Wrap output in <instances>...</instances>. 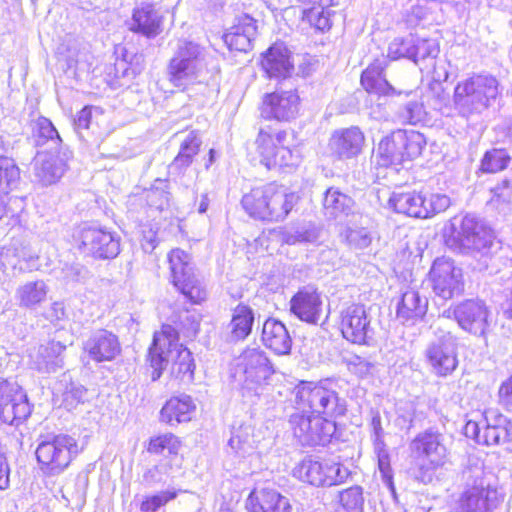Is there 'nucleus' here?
I'll use <instances>...</instances> for the list:
<instances>
[{
	"instance_id": "obj_46",
	"label": "nucleus",
	"mask_w": 512,
	"mask_h": 512,
	"mask_svg": "<svg viewBox=\"0 0 512 512\" xmlns=\"http://www.w3.org/2000/svg\"><path fill=\"white\" fill-rule=\"evenodd\" d=\"M440 52L439 44L434 39L419 38L413 35L412 61L418 64L428 59L434 60Z\"/></svg>"
},
{
	"instance_id": "obj_56",
	"label": "nucleus",
	"mask_w": 512,
	"mask_h": 512,
	"mask_svg": "<svg viewBox=\"0 0 512 512\" xmlns=\"http://www.w3.org/2000/svg\"><path fill=\"white\" fill-rule=\"evenodd\" d=\"M18 394H25V392L16 382L0 379V406L14 402Z\"/></svg>"
},
{
	"instance_id": "obj_28",
	"label": "nucleus",
	"mask_w": 512,
	"mask_h": 512,
	"mask_svg": "<svg viewBox=\"0 0 512 512\" xmlns=\"http://www.w3.org/2000/svg\"><path fill=\"white\" fill-rule=\"evenodd\" d=\"M130 30L147 38H154L162 31V16L153 4H143L134 9Z\"/></svg>"
},
{
	"instance_id": "obj_7",
	"label": "nucleus",
	"mask_w": 512,
	"mask_h": 512,
	"mask_svg": "<svg viewBox=\"0 0 512 512\" xmlns=\"http://www.w3.org/2000/svg\"><path fill=\"white\" fill-rule=\"evenodd\" d=\"M297 409L315 417L333 418L344 415L345 401L337 392L311 382H301L294 389Z\"/></svg>"
},
{
	"instance_id": "obj_15",
	"label": "nucleus",
	"mask_w": 512,
	"mask_h": 512,
	"mask_svg": "<svg viewBox=\"0 0 512 512\" xmlns=\"http://www.w3.org/2000/svg\"><path fill=\"white\" fill-rule=\"evenodd\" d=\"M453 228L454 241L463 251L483 252L492 245L491 229L473 215H465L459 226Z\"/></svg>"
},
{
	"instance_id": "obj_13",
	"label": "nucleus",
	"mask_w": 512,
	"mask_h": 512,
	"mask_svg": "<svg viewBox=\"0 0 512 512\" xmlns=\"http://www.w3.org/2000/svg\"><path fill=\"white\" fill-rule=\"evenodd\" d=\"M429 275L434 293L444 300L458 296L464 291L462 269L450 258L435 259Z\"/></svg>"
},
{
	"instance_id": "obj_54",
	"label": "nucleus",
	"mask_w": 512,
	"mask_h": 512,
	"mask_svg": "<svg viewBox=\"0 0 512 512\" xmlns=\"http://www.w3.org/2000/svg\"><path fill=\"white\" fill-rule=\"evenodd\" d=\"M85 395L86 389L83 386L71 383L62 393V403L67 410H72L83 402Z\"/></svg>"
},
{
	"instance_id": "obj_23",
	"label": "nucleus",
	"mask_w": 512,
	"mask_h": 512,
	"mask_svg": "<svg viewBox=\"0 0 512 512\" xmlns=\"http://www.w3.org/2000/svg\"><path fill=\"white\" fill-rule=\"evenodd\" d=\"M427 310V297L420 295L415 289H408L397 302L396 317L405 325H413L424 318Z\"/></svg>"
},
{
	"instance_id": "obj_2",
	"label": "nucleus",
	"mask_w": 512,
	"mask_h": 512,
	"mask_svg": "<svg viewBox=\"0 0 512 512\" xmlns=\"http://www.w3.org/2000/svg\"><path fill=\"white\" fill-rule=\"evenodd\" d=\"M179 336L171 325H163L161 330L154 333L152 345L149 348L148 360L152 371V380L160 378L162 371L171 365V375L182 381H191L194 373V360L191 352L178 343Z\"/></svg>"
},
{
	"instance_id": "obj_10",
	"label": "nucleus",
	"mask_w": 512,
	"mask_h": 512,
	"mask_svg": "<svg viewBox=\"0 0 512 512\" xmlns=\"http://www.w3.org/2000/svg\"><path fill=\"white\" fill-rule=\"evenodd\" d=\"M168 260L174 286L193 304L205 301L207 290L194 274L190 256L181 249H173Z\"/></svg>"
},
{
	"instance_id": "obj_24",
	"label": "nucleus",
	"mask_w": 512,
	"mask_h": 512,
	"mask_svg": "<svg viewBox=\"0 0 512 512\" xmlns=\"http://www.w3.org/2000/svg\"><path fill=\"white\" fill-rule=\"evenodd\" d=\"M246 508L250 512H292L289 499L274 489L253 490Z\"/></svg>"
},
{
	"instance_id": "obj_53",
	"label": "nucleus",
	"mask_w": 512,
	"mask_h": 512,
	"mask_svg": "<svg viewBox=\"0 0 512 512\" xmlns=\"http://www.w3.org/2000/svg\"><path fill=\"white\" fill-rule=\"evenodd\" d=\"M175 491H161L158 494L148 496L142 501L140 510L142 512H156L160 507L176 498Z\"/></svg>"
},
{
	"instance_id": "obj_51",
	"label": "nucleus",
	"mask_w": 512,
	"mask_h": 512,
	"mask_svg": "<svg viewBox=\"0 0 512 512\" xmlns=\"http://www.w3.org/2000/svg\"><path fill=\"white\" fill-rule=\"evenodd\" d=\"M340 502L348 512H362L364 503L362 488L354 486L342 491Z\"/></svg>"
},
{
	"instance_id": "obj_22",
	"label": "nucleus",
	"mask_w": 512,
	"mask_h": 512,
	"mask_svg": "<svg viewBox=\"0 0 512 512\" xmlns=\"http://www.w3.org/2000/svg\"><path fill=\"white\" fill-rule=\"evenodd\" d=\"M84 351L97 363L112 361L121 352L117 335L106 329L94 331L84 343Z\"/></svg>"
},
{
	"instance_id": "obj_5",
	"label": "nucleus",
	"mask_w": 512,
	"mask_h": 512,
	"mask_svg": "<svg viewBox=\"0 0 512 512\" xmlns=\"http://www.w3.org/2000/svg\"><path fill=\"white\" fill-rule=\"evenodd\" d=\"M274 369L266 353L259 349L244 351L237 360L235 378L243 398L254 403L271 389Z\"/></svg>"
},
{
	"instance_id": "obj_42",
	"label": "nucleus",
	"mask_w": 512,
	"mask_h": 512,
	"mask_svg": "<svg viewBox=\"0 0 512 512\" xmlns=\"http://www.w3.org/2000/svg\"><path fill=\"white\" fill-rule=\"evenodd\" d=\"M397 134L402 140V149L405 160H411L422 154L426 146L425 136L417 131L398 130Z\"/></svg>"
},
{
	"instance_id": "obj_21",
	"label": "nucleus",
	"mask_w": 512,
	"mask_h": 512,
	"mask_svg": "<svg viewBox=\"0 0 512 512\" xmlns=\"http://www.w3.org/2000/svg\"><path fill=\"white\" fill-rule=\"evenodd\" d=\"M321 294L311 285L304 286L290 300V310L300 320L316 324L322 315Z\"/></svg>"
},
{
	"instance_id": "obj_20",
	"label": "nucleus",
	"mask_w": 512,
	"mask_h": 512,
	"mask_svg": "<svg viewBox=\"0 0 512 512\" xmlns=\"http://www.w3.org/2000/svg\"><path fill=\"white\" fill-rule=\"evenodd\" d=\"M483 444L504 445L512 451V420L497 410L489 409L484 412Z\"/></svg>"
},
{
	"instance_id": "obj_14",
	"label": "nucleus",
	"mask_w": 512,
	"mask_h": 512,
	"mask_svg": "<svg viewBox=\"0 0 512 512\" xmlns=\"http://www.w3.org/2000/svg\"><path fill=\"white\" fill-rule=\"evenodd\" d=\"M340 318L341 333L349 342L364 345L373 339L371 317L363 304L354 303L345 307L340 313Z\"/></svg>"
},
{
	"instance_id": "obj_26",
	"label": "nucleus",
	"mask_w": 512,
	"mask_h": 512,
	"mask_svg": "<svg viewBox=\"0 0 512 512\" xmlns=\"http://www.w3.org/2000/svg\"><path fill=\"white\" fill-rule=\"evenodd\" d=\"M365 137L358 127L336 130L330 138V148L340 158L357 156L364 145Z\"/></svg>"
},
{
	"instance_id": "obj_39",
	"label": "nucleus",
	"mask_w": 512,
	"mask_h": 512,
	"mask_svg": "<svg viewBox=\"0 0 512 512\" xmlns=\"http://www.w3.org/2000/svg\"><path fill=\"white\" fill-rule=\"evenodd\" d=\"M353 207V200L338 189L329 188L323 199L324 213L328 218L336 219L347 216Z\"/></svg>"
},
{
	"instance_id": "obj_12",
	"label": "nucleus",
	"mask_w": 512,
	"mask_h": 512,
	"mask_svg": "<svg viewBox=\"0 0 512 512\" xmlns=\"http://www.w3.org/2000/svg\"><path fill=\"white\" fill-rule=\"evenodd\" d=\"M289 422L294 436L303 446L325 445L335 430L332 421L307 412L291 415Z\"/></svg>"
},
{
	"instance_id": "obj_29",
	"label": "nucleus",
	"mask_w": 512,
	"mask_h": 512,
	"mask_svg": "<svg viewBox=\"0 0 512 512\" xmlns=\"http://www.w3.org/2000/svg\"><path fill=\"white\" fill-rule=\"evenodd\" d=\"M261 65L270 78H286L293 70L290 52L284 43L273 44L263 55Z\"/></svg>"
},
{
	"instance_id": "obj_37",
	"label": "nucleus",
	"mask_w": 512,
	"mask_h": 512,
	"mask_svg": "<svg viewBox=\"0 0 512 512\" xmlns=\"http://www.w3.org/2000/svg\"><path fill=\"white\" fill-rule=\"evenodd\" d=\"M401 141L397 131L383 138L377 148V163L381 166L388 167L404 162L405 158Z\"/></svg>"
},
{
	"instance_id": "obj_61",
	"label": "nucleus",
	"mask_w": 512,
	"mask_h": 512,
	"mask_svg": "<svg viewBox=\"0 0 512 512\" xmlns=\"http://www.w3.org/2000/svg\"><path fill=\"white\" fill-rule=\"evenodd\" d=\"M498 395L500 404L512 412V375L501 384Z\"/></svg>"
},
{
	"instance_id": "obj_38",
	"label": "nucleus",
	"mask_w": 512,
	"mask_h": 512,
	"mask_svg": "<svg viewBox=\"0 0 512 512\" xmlns=\"http://www.w3.org/2000/svg\"><path fill=\"white\" fill-rule=\"evenodd\" d=\"M384 68L380 61H376L369 65L361 75V85L369 93L379 95H387L394 92V88L386 80Z\"/></svg>"
},
{
	"instance_id": "obj_9",
	"label": "nucleus",
	"mask_w": 512,
	"mask_h": 512,
	"mask_svg": "<svg viewBox=\"0 0 512 512\" xmlns=\"http://www.w3.org/2000/svg\"><path fill=\"white\" fill-rule=\"evenodd\" d=\"M287 134L283 130L261 128L255 144L263 163L268 169L275 167H296L300 163L298 150L284 145Z\"/></svg>"
},
{
	"instance_id": "obj_52",
	"label": "nucleus",
	"mask_w": 512,
	"mask_h": 512,
	"mask_svg": "<svg viewBox=\"0 0 512 512\" xmlns=\"http://www.w3.org/2000/svg\"><path fill=\"white\" fill-rule=\"evenodd\" d=\"M344 237L347 244L354 249L367 248L372 242V236L366 228H347Z\"/></svg>"
},
{
	"instance_id": "obj_47",
	"label": "nucleus",
	"mask_w": 512,
	"mask_h": 512,
	"mask_svg": "<svg viewBox=\"0 0 512 512\" xmlns=\"http://www.w3.org/2000/svg\"><path fill=\"white\" fill-rule=\"evenodd\" d=\"M397 118L402 124L417 125L426 118L423 103L419 100H411L399 108Z\"/></svg>"
},
{
	"instance_id": "obj_32",
	"label": "nucleus",
	"mask_w": 512,
	"mask_h": 512,
	"mask_svg": "<svg viewBox=\"0 0 512 512\" xmlns=\"http://www.w3.org/2000/svg\"><path fill=\"white\" fill-rule=\"evenodd\" d=\"M423 201L421 192H393L388 204L397 213L416 218H428V211L422 206Z\"/></svg>"
},
{
	"instance_id": "obj_27",
	"label": "nucleus",
	"mask_w": 512,
	"mask_h": 512,
	"mask_svg": "<svg viewBox=\"0 0 512 512\" xmlns=\"http://www.w3.org/2000/svg\"><path fill=\"white\" fill-rule=\"evenodd\" d=\"M256 32V21L248 15H243L224 34L223 40L230 50L247 52L252 46Z\"/></svg>"
},
{
	"instance_id": "obj_63",
	"label": "nucleus",
	"mask_w": 512,
	"mask_h": 512,
	"mask_svg": "<svg viewBox=\"0 0 512 512\" xmlns=\"http://www.w3.org/2000/svg\"><path fill=\"white\" fill-rule=\"evenodd\" d=\"M157 231L152 227L142 230L141 246L145 252H152L158 245Z\"/></svg>"
},
{
	"instance_id": "obj_55",
	"label": "nucleus",
	"mask_w": 512,
	"mask_h": 512,
	"mask_svg": "<svg viewBox=\"0 0 512 512\" xmlns=\"http://www.w3.org/2000/svg\"><path fill=\"white\" fill-rule=\"evenodd\" d=\"M20 262L17 248L13 246L2 247L0 249V271L9 274L16 269Z\"/></svg>"
},
{
	"instance_id": "obj_33",
	"label": "nucleus",
	"mask_w": 512,
	"mask_h": 512,
	"mask_svg": "<svg viewBox=\"0 0 512 512\" xmlns=\"http://www.w3.org/2000/svg\"><path fill=\"white\" fill-rule=\"evenodd\" d=\"M65 349L66 344L55 340L49 341L45 345H40L34 359L35 369L39 372L51 373L62 368V354Z\"/></svg>"
},
{
	"instance_id": "obj_35",
	"label": "nucleus",
	"mask_w": 512,
	"mask_h": 512,
	"mask_svg": "<svg viewBox=\"0 0 512 512\" xmlns=\"http://www.w3.org/2000/svg\"><path fill=\"white\" fill-rule=\"evenodd\" d=\"M33 137L36 146H47L44 151H55L67 148L63 145L62 139L52 122L46 117H39L35 121L33 125Z\"/></svg>"
},
{
	"instance_id": "obj_50",
	"label": "nucleus",
	"mask_w": 512,
	"mask_h": 512,
	"mask_svg": "<svg viewBox=\"0 0 512 512\" xmlns=\"http://www.w3.org/2000/svg\"><path fill=\"white\" fill-rule=\"evenodd\" d=\"M421 198L424 200L422 206L428 211V217L444 212L451 204L450 198L440 193H423Z\"/></svg>"
},
{
	"instance_id": "obj_60",
	"label": "nucleus",
	"mask_w": 512,
	"mask_h": 512,
	"mask_svg": "<svg viewBox=\"0 0 512 512\" xmlns=\"http://www.w3.org/2000/svg\"><path fill=\"white\" fill-rule=\"evenodd\" d=\"M494 196L491 198V202L499 207L502 203H510L512 199V193L509 188V181H503L502 186H497L493 189Z\"/></svg>"
},
{
	"instance_id": "obj_6",
	"label": "nucleus",
	"mask_w": 512,
	"mask_h": 512,
	"mask_svg": "<svg viewBox=\"0 0 512 512\" xmlns=\"http://www.w3.org/2000/svg\"><path fill=\"white\" fill-rule=\"evenodd\" d=\"M39 469L45 477L62 474L79 454L77 440L68 434L48 435L35 451Z\"/></svg>"
},
{
	"instance_id": "obj_48",
	"label": "nucleus",
	"mask_w": 512,
	"mask_h": 512,
	"mask_svg": "<svg viewBox=\"0 0 512 512\" xmlns=\"http://www.w3.org/2000/svg\"><path fill=\"white\" fill-rule=\"evenodd\" d=\"M510 161V156L503 149L487 151L481 161V170L486 173H496L504 170Z\"/></svg>"
},
{
	"instance_id": "obj_8",
	"label": "nucleus",
	"mask_w": 512,
	"mask_h": 512,
	"mask_svg": "<svg viewBox=\"0 0 512 512\" xmlns=\"http://www.w3.org/2000/svg\"><path fill=\"white\" fill-rule=\"evenodd\" d=\"M424 358L434 375L450 376L459 364L457 337L450 331L437 328L434 338L425 347Z\"/></svg>"
},
{
	"instance_id": "obj_45",
	"label": "nucleus",
	"mask_w": 512,
	"mask_h": 512,
	"mask_svg": "<svg viewBox=\"0 0 512 512\" xmlns=\"http://www.w3.org/2000/svg\"><path fill=\"white\" fill-rule=\"evenodd\" d=\"M181 448V442L178 437L171 433L152 438L148 445V452L165 457L177 455Z\"/></svg>"
},
{
	"instance_id": "obj_31",
	"label": "nucleus",
	"mask_w": 512,
	"mask_h": 512,
	"mask_svg": "<svg viewBox=\"0 0 512 512\" xmlns=\"http://www.w3.org/2000/svg\"><path fill=\"white\" fill-rule=\"evenodd\" d=\"M196 405L188 395L170 398L160 411L161 421L175 425L188 422L195 413Z\"/></svg>"
},
{
	"instance_id": "obj_64",
	"label": "nucleus",
	"mask_w": 512,
	"mask_h": 512,
	"mask_svg": "<svg viewBox=\"0 0 512 512\" xmlns=\"http://www.w3.org/2000/svg\"><path fill=\"white\" fill-rule=\"evenodd\" d=\"M63 273L65 279L68 281L77 282L84 278L86 269L79 263H73L71 265H66L63 268Z\"/></svg>"
},
{
	"instance_id": "obj_49",
	"label": "nucleus",
	"mask_w": 512,
	"mask_h": 512,
	"mask_svg": "<svg viewBox=\"0 0 512 512\" xmlns=\"http://www.w3.org/2000/svg\"><path fill=\"white\" fill-rule=\"evenodd\" d=\"M413 35L394 38L388 47V57L392 60L407 58L412 60Z\"/></svg>"
},
{
	"instance_id": "obj_43",
	"label": "nucleus",
	"mask_w": 512,
	"mask_h": 512,
	"mask_svg": "<svg viewBox=\"0 0 512 512\" xmlns=\"http://www.w3.org/2000/svg\"><path fill=\"white\" fill-rule=\"evenodd\" d=\"M20 180V169L12 158L0 155V192L9 194Z\"/></svg>"
},
{
	"instance_id": "obj_11",
	"label": "nucleus",
	"mask_w": 512,
	"mask_h": 512,
	"mask_svg": "<svg viewBox=\"0 0 512 512\" xmlns=\"http://www.w3.org/2000/svg\"><path fill=\"white\" fill-rule=\"evenodd\" d=\"M294 475L303 482L320 487L344 483L350 476V471L341 463L304 459L295 468Z\"/></svg>"
},
{
	"instance_id": "obj_62",
	"label": "nucleus",
	"mask_w": 512,
	"mask_h": 512,
	"mask_svg": "<svg viewBox=\"0 0 512 512\" xmlns=\"http://www.w3.org/2000/svg\"><path fill=\"white\" fill-rule=\"evenodd\" d=\"M310 7L304 8L302 13L303 21H306L311 26H314L316 21L322 16L326 10L325 7L330 5H309Z\"/></svg>"
},
{
	"instance_id": "obj_36",
	"label": "nucleus",
	"mask_w": 512,
	"mask_h": 512,
	"mask_svg": "<svg viewBox=\"0 0 512 512\" xmlns=\"http://www.w3.org/2000/svg\"><path fill=\"white\" fill-rule=\"evenodd\" d=\"M255 316L254 311L247 305H237L232 313V319L228 325L230 338L233 341L246 339L254 324Z\"/></svg>"
},
{
	"instance_id": "obj_3",
	"label": "nucleus",
	"mask_w": 512,
	"mask_h": 512,
	"mask_svg": "<svg viewBox=\"0 0 512 512\" xmlns=\"http://www.w3.org/2000/svg\"><path fill=\"white\" fill-rule=\"evenodd\" d=\"M295 202L294 193L274 183L252 188L241 200L243 209L250 217L267 222L284 220Z\"/></svg>"
},
{
	"instance_id": "obj_4",
	"label": "nucleus",
	"mask_w": 512,
	"mask_h": 512,
	"mask_svg": "<svg viewBox=\"0 0 512 512\" xmlns=\"http://www.w3.org/2000/svg\"><path fill=\"white\" fill-rule=\"evenodd\" d=\"M500 95L499 81L491 74H473L459 81L453 94L458 114L469 118L488 109Z\"/></svg>"
},
{
	"instance_id": "obj_25",
	"label": "nucleus",
	"mask_w": 512,
	"mask_h": 512,
	"mask_svg": "<svg viewBox=\"0 0 512 512\" xmlns=\"http://www.w3.org/2000/svg\"><path fill=\"white\" fill-rule=\"evenodd\" d=\"M410 449L418 458L427 460L434 466L442 464L446 456V448L441 443L440 434L431 431L418 434L411 442Z\"/></svg>"
},
{
	"instance_id": "obj_57",
	"label": "nucleus",
	"mask_w": 512,
	"mask_h": 512,
	"mask_svg": "<svg viewBox=\"0 0 512 512\" xmlns=\"http://www.w3.org/2000/svg\"><path fill=\"white\" fill-rule=\"evenodd\" d=\"M45 317L55 326H59L62 329L65 328L66 323H68V316L63 302L52 303Z\"/></svg>"
},
{
	"instance_id": "obj_16",
	"label": "nucleus",
	"mask_w": 512,
	"mask_h": 512,
	"mask_svg": "<svg viewBox=\"0 0 512 512\" xmlns=\"http://www.w3.org/2000/svg\"><path fill=\"white\" fill-rule=\"evenodd\" d=\"M71 157L69 148L38 152L33 165L35 180L43 186L57 183L67 171Z\"/></svg>"
},
{
	"instance_id": "obj_44",
	"label": "nucleus",
	"mask_w": 512,
	"mask_h": 512,
	"mask_svg": "<svg viewBox=\"0 0 512 512\" xmlns=\"http://www.w3.org/2000/svg\"><path fill=\"white\" fill-rule=\"evenodd\" d=\"M228 445L239 457H245L253 453L255 446L250 428L240 426L232 431Z\"/></svg>"
},
{
	"instance_id": "obj_59",
	"label": "nucleus",
	"mask_w": 512,
	"mask_h": 512,
	"mask_svg": "<svg viewBox=\"0 0 512 512\" xmlns=\"http://www.w3.org/2000/svg\"><path fill=\"white\" fill-rule=\"evenodd\" d=\"M94 108L90 106L84 107L74 120L75 129L78 134L83 137L82 130H88L92 124V112Z\"/></svg>"
},
{
	"instance_id": "obj_34",
	"label": "nucleus",
	"mask_w": 512,
	"mask_h": 512,
	"mask_svg": "<svg viewBox=\"0 0 512 512\" xmlns=\"http://www.w3.org/2000/svg\"><path fill=\"white\" fill-rule=\"evenodd\" d=\"M48 291L44 280L27 281L18 286L15 298L20 308L34 310L46 300Z\"/></svg>"
},
{
	"instance_id": "obj_30",
	"label": "nucleus",
	"mask_w": 512,
	"mask_h": 512,
	"mask_svg": "<svg viewBox=\"0 0 512 512\" xmlns=\"http://www.w3.org/2000/svg\"><path fill=\"white\" fill-rule=\"evenodd\" d=\"M262 341L277 355H287L291 351V336L286 326L279 320L269 318L264 322Z\"/></svg>"
},
{
	"instance_id": "obj_41",
	"label": "nucleus",
	"mask_w": 512,
	"mask_h": 512,
	"mask_svg": "<svg viewBox=\"0 0 512 512\" xmlns=\"http://www.w3.org/2000/svg\"><path fill=\"white\" fill-rule=\"evenodd\" d=\"M200 145L201 139L196 132L191 131L181 142L179 153L172 162L171 168L177 170L187 168L199 152Z\"/></svg>"
},
{
	"instance_id": "obj_40",
	"label": "nucleus",
	"mask_w": 512,
	"mask_h": 512,
	"mask_svg": "<svg viewBox=\"0 0 512 512\" xmlns=\"http://www.w3.org/2000/svg\"><path fill=\"white\" fill-rule=\"evenodd\" d=\"M31 413L26 394H18L14 402L0 406V420L9 425H18Z\"/></svg>"
},
{
	"instance_id": "obj_17",
	"label": "nucleus",
	"mask_w": 512,
	"mask_h": 512,
	"mask_svg": "<svg viewBox=\"0 0 512 512\" xmlns=\"http://www.w3.org/2000/svg\"><path fill=\"white\" fill-rule=\"evenodd\" d=\"M79 248L95 258L111 259L120 252L117 235L96 227H83L79 233Z\"/></svg>"
},
{
	"instance_id": "obj_18",
	"label": "nucleus",
	"mask_w": 512,
	"mask_h": 512,
	"mask_svg": "<svg viewBox=\"0 0 512 512\" xmlns=\"http://www.w3.org/2000/svg\"><path fill=\"white\" fill-rule=\"evenodd\" d=\"M300 108V98L296 91H275L265 94L260 106V115L266 120L290 121Z\"/></svg>"
},
{
	"instance_id": "obj_1",
	"label": "nucleus",
	"mask_w": 512,
	"mask_h": 512,
	"mask_svg": "<svg viewBox=\"0 0 512 512\" xmlns=\"http://www.w3.org/2000/svg\"><path fill=\"white\" fill-rule=\"evenodd\" d=\"M208 62L209 54L204 46L191 40H179L168 65L170 82L187 91L197 87L200 95L208 96L211 92Z\"/></svg>"
},
{
	"instance_id": "obj_58",
	"label": "nucleus",
	"mask_w": 512,
	"mask_h": 512,
	"mask_svg": "<svg viewBox=\"0 0 512 512\" xmlns=\"http://www.w3.org/2000/svg\"><path fill=\"white\" fill-rule=\"evenodd\" d=\"M149 207L163 211L169 206V193L161 189H151L146 193Z\"/></svg>"
},
{
	"instance_id": "obj_19",
	"label": "nucleus",
	"mask_w": 512,
	"mask_h": 512,
	"mask_svg": "<svg viewBox=\"0 0 512 512\" xmlns=\"http://www.w3.org/2000/svg\"><path fill=\"white\" fill-rule=\"evenodd\" d=\"M459 326L471 334L482 336L488 327L489 311L481 300H466L453 309Z\"/></svg>"
}]
</instances>
